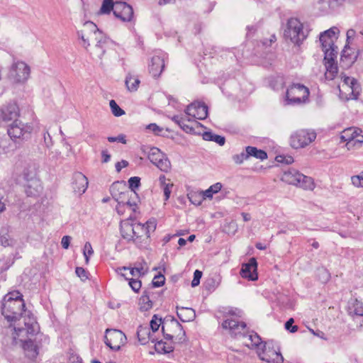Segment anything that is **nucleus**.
<instances>
[{"mask_svg": "<svg viewBox=\"0 0 363 363\" xmlns=\"http://www.w3.org/2000/svg\"><path fill=\"white\" fill-rule=\"evenodd\" d=\"M23 324L25 327H21L20 323L18 327H14L13 337L16 342L22 343L26 355L29 359H34L38 354V348L30 337L38 332L39 326L33 317H24Z\"/></svg>", "mask_w": 363, "mask_h": 363, "instance_id": "f257e3e1", "label": "nucleus"}, {"mask_svg": "<svg viewBox=\"0 0 363 363\" xmlns=\"http://www.w3.org/2000/svg\"><path fill=\"white\" fill-rule=\"evenodd\" d=\"M25 308L23 295L18 291H13L6 294L2 301L1 313L9 322L20 320ZM26 318L31 317L25 315Z\"/></svg>", "mask_w": 363, "mask_h": 363, "instance_id": "f03ea898", "label": "nucleus"}, {"mask_svg": "<svg viewBox=\"0 0 363 363\" xmlns=\"http://www.w3.org/2000/svg\"><path fill=\"white\" fill-rule=\"evenodd\" d=\"M340 96L344 100L356 99L361 91L360 85L354 78L345 75L341 76V82L338 85Z\"/></svg>", "mask_w": 363, "mask_h": 363, "instance_id": "7ed1b4c3", "label": "nucleus"}, {"mask_svg": "<svg viewBox=\"0 0 363 363\" xmlns=\"http://www.w3.org/2000/svg\"><path fill=\"white\" fill-rule=\"evenodd\" d=\"M116 272L129 281V286L133 291L136 293L140 291L142 282L139 278L145 274V270L142 266L132 268L125 267H118Z\"/></svg>", "mask_w": 363, "mask_h": 363, "instance_id": "20e7f679", "label": "nucleus"}, {"mask_svg": "<svg viewBox=\"0 0 363 363\" xmlns=\"http://www.w3.org/2000/svg\"><path fill=\"white\" fill-rule=\"evenodd\" d=\"M281 179L286 183L298 186L305 189H313L314 187L312 178L301 174L296 169H289L284 172Z\"/></svg>", "mask_w": 363, "mask_h": 363, "instance_id": "39448f33", "label": "nucleus"}, {"mask_svg": "<svg viewBox=\"0 0 363 363\" xmlns=\"http://www.w3.org/2000/svg\"><path fill=\"white\" fill-rule=\"evenodd\" d=\"M284 35L294 44H299L304 38L303 25L296 18H291L288 20L286 28L284 30Z\"/></svg>", "mask_w": 363, "mask_h": 363, "instance_id": "423d86ee", "label": "nucleus"}, {"mask_svg": "<svg viewBox=\"0 0 363 363\" xmlns=\"http://www.w3.org/2000/svg\"><path fill=\"white\" fill-rule=\"evenodd\" d=\"M161 332L167 340L172 342H179L183 340L184 336L182 325L175 320L164 322Z\"/></svg>", "mask_w": 363, "mask_h": 363, "instance_id": "0eeeda50", "label": "nucleus"}, {"mask_svg": "<svg viewBox=\"0 0 363 363\" xmlns=\"http://www.w3.org/2000/svg\"><path fill=\"white\" fill-rule=\"evenodd\" d=\"M30 73L29 66L22 61H18L11 65L9 78L14 83H23L29 78Z\"/></svg>", "mask_w": 363, "mask_h": 363, "instance_id": "6e6552de", "label": "nucleus"}, {"mask_svg": "<svg viewBox=\"0 0 363 363\" xmlns=\"http://www.w3.org/2000/svg\"><path fill=\"white\" fill-rule=\"evenodd\" d=\"M309 96L308 89L301 84H293L286 91V99L291 104L306 102Z\"/></svg>", "mask_w": 363, "mask_h": 363, "instance_id": "1a4fd4ad", "label": "nucleus"}, {"mask_svg": "<svg viewBox=\"0 0 363 363\" xmlns=\"http://www.w3.org/2000/svg\"><path fill=\"white\" fill-rule=\"evenodd\" d=\"M340 138L346 143L348 150L359 147L363 143L362 130L356 127L346 128L341 133Z\"/></svg>", "mask_w": 363, "mask_h": 363, "instance_id": "9d476101", "label": "nucleus"}, {"mask_svg": "<svg viewBox=\"0 0 363 363\" xmlns=\"http://www.w3.org/2000/svg\"><path fill=\"white\" fill-rule=\"evenodd\" d=\"M157 228V222L154 218L148 220L145 224L135 223L133 242H141L150 238L151 233L155 232Z\"/></svg>", "mask_w": 363, "mask_h": 363, "instance_id": "9b49d317", "label": "nucleus"}, {"mask_svg": "<svg viewBox=\"0 0 363 363\" xmlns=\"http://www.w3.org/2000/svg\"><path fill=\"white\" fill-rule=\"evenodd\" d=\"M258 355L260 359L269 363H283L284 362L279 347L272 342L265 343L262 351Z\"/></svg>", "mask_w": 363, "mask_h": 363, "instance_id": "f8f14e48", "label": "nucleus"}, {"mask_svg": "<svg viewBox=\"0 0 363 363\" xmlns=\"http://www.w3.org/2000/svg\"><path fill=\"white\" fill-rule=\"evenodd\" d=\"M222 326L225 329L229 330L233 336L245 335L246 333V324L240 320V318L235 315H230L225 318Z\"/></svg>", "mask_w": 363, "mask_h": 363, "instance_id": "ddd939ff", "label": "nucleus"}, {"mask_svg": "<svg viewBox=\"0 0 363 363\" xmlns=\"http://www.w3.org/2000/svg\"><path fill=\"white\" fill-rule=\"evenodd\" d=\"M316 134L313 131L300 130L291 137V145L296 149L304 147L315 140Z\"/></svg>", "mask_w": 363, "mask_h": 363, "instance_id": "4468645a", "label": "nucleus"}, {"mask_svg": "<svg viewBox=\"0 0 363 363\" xmlns=\"http://www.w3.org/2000/svg\"><path fill=\"white\" fill-rule=\"evenodd\" d=\"M125 334L116 329H107L105 335V342L107 346L114 350H119L126 342Z\"/></svg>", "mask_w": 363, "mask_h": 363, "instance_id": "2eb2a0df", "label": "nucleus"}, {"mask_svg": "<svg viewBox=\"0 0 363 363\" xmlns=\"http://www.w3.org/2000/svg\"><path fill=\"white\" fill-rule=\"evenodd\" d=\"M337 31L338 29L333 27L323 33L320 36L323 50L325 52L326 55H332L335 50L334 42L337 39L336 34Z\"/></svg>", "mask_w": 363, "mask_h": 363, "instance_id": "dca6fc26", "label": "nucleus"}, {"mask_svg": "<svg viewBox=\"0 0 363 363\" xmlns=\"http://www.w3.org/2000/svg\"><path fill=\"white\" fill-rule=\"evenodd\" d=\"M186 114L196 121L203 120L208 116V107L204 103L194 102L187 106Z\"/></svg>", "mask_w": 363, "mask_h": 363, "instance_id": "f3484780", "label": "nucleus"}, {"mask_svg": "<svg viewBox=\"0 0 363 363\" xmlns=\"http://www.w3.org/2000/svg\"><path fill=\"white\" fill-rule=\"evenodd\" d=\"M113 14L122 21H130L133 18V8L125 2H116Z\"/></svg>", "mask_w": 363, "mask_h": 363, "instance_id": "a211bd4d", "label": "nucleus"}, {"mask_svg": "<svg viewBox=\"0 0 363 363\" xmlns=\"http://www.w3.org/2000/svg\"><path fill=\"white\" fill-rule=\"evenodd\" d=\"M240 275L242 278L251 281H255L258 279L257 262L255 258H250L248 262L242 264Z\"/></svg>", "mask_w": 363, "mask_h": 363, "instance_id": "6ab92c4d", "label": "nucleus"}, {"mask_svg": "<svg viewBox=\"0 0 363 363\" xmlns=\"http://www.w3.org/2000/svg\"><path fill=\"white\" fill-rule=\"evenodd\" d=\"M19 116V108L16 104H9L0 109V122L17 121Z\"/></svg>", "mask_w": 363, "mask_h": 363, "instance_id": "aec40b11", "label": "nucleus"}, {"mask_svg": "<svg viewBox=\"0 0 363 363\" xmlns=\"http://www.w3.org/2000/svg\"><path fill=\"white\" fill-rule=\"evenodd\" d=\"M164 68V60L161 55H154L149 65V72L153 77H158Z\"/></svg>", "mask_w": 363, "mask_h": 363, "instance_id": "412c9836", "label": "nucleus"}, {"mask_svg": "<svg viewBox=\"0 0 363 363\" xmlns=\"http://www.w3.org/2000/svg\"><path fill=\"white\" fill-rule=\"evenodd\" d=\"M179 124L180 127L188 133H196V129H199L201 126L200 123L191 116L188 117L186 114L179 120Z\"/></svg>", "mask_w": 363, "mask_h": 363, "instance_id": "4be33fe9", "label": "nucleus"}, {"mask_svg": "<svg viewBox=\"0 0 363 363\" xmlns=\"http://www.w3.org/2000/svg\"><path fill=\"white\" fill-rule=\"evenodd\" d=\"M324 61L325 67V79L333 80L335 78L338 72L337 64L332 56L330 57H328V55H326L324 58Z\"/></svg>", "mask_w": 363, "mask_h": 363, "instance_id": "5701e85b", "label": "nucleus"}, {"mask_svg": "<svg viewBox=\"0 0 363 363\" xmlns=\"http://www.w3.org/2000/svg\"><path fill=\"white\" fill-rule=\"evenodd\" d=\"M138 341L142 345H145L150 341L154 342L158 340V337H155V334L152 333L148 326H140L137 331Z\"/></svg>", "mask_w": 363, "mask_h": 363, "instance_id": "b1692460", "label": "nucleus"}, {"mask_svg": "<svg viewBox=\"0 0 363 363\" xmlns=\"http://www.w3.org/2000/svg\"><path fill=\"white\" fill-rule=\"evenodd\" d=\"M135 223L130 220H125L121 223V233L122 237L127 241H133L134 234Z\"/></svg>", "mask_w": 363, "mask_h": 363, "instance_id": "393cba45", "label": "nucleus"}, {"mask_svg": "<svg viewBox=\"0 0 363 363\" xmlns=\"http://www.w3.org/2000/svg\"><path fill=\"white\" fill-rule=\"evenodd\" d=\"M357 59V54L354 49L351 48L349 45H346L342 52L341 61L346 66H350Z\"/></svg>", "mask_w": 363, "mask_h": 363, "instance_id": "a878e982", "label": "nucleus"}, {"mask_svg": "<svg viewBox=\"0 0 363 363\" xmlns=\"http://www.w3.org/2000/svg\"><path fill=\"white\" fill-rule=\"evenodd\" d=\"M27 131L20 121H15L8 129V134L11 138L17 139L21 138Z\"/></svg>", "mask_w": 363, "mask_h": 363, "instance_id": "bb28decb", "label": "nucleus"}, {"mask_svg": "<svg viewBox=\"0 0 363 363\" xmlns=\"http://www.w3.org/2000/svg\"><path fill=\"white\" fill-rule=\"evenodd\" d=\"M159 181L164 193V201H167L170 197L174 184L170 179L166 178L164 175H160Z\"/></svg>", "mask_w": 363, "mask_h": 363, "instance_id": "cd10ccee", "label": "nucleus"}, {"mask_svg": "<svg viewBox=\"0 0 363 363\" xmlns=\"http://www.w3.org/2000/svg\"><path fill=\"white\" fill-rule=\"evenodd\" d=\"M88 186V179L82 173H78L74 177V189L79 194L85 192Z\"/></svg>", "mask_w": 363, "mask_h": 363, "instance_id": "c85d7f7f", "label": "nucleus"}, {"mask_svg": "<svg viewBox=\"0 0 363 363\" xmlns=\"http://www.w3.org/2000/svg\"><path fill=\"white\" fill-rule=\"evenodd\" d=\"M125 83L130 91H135L140 86V80L136 74L129 72L125 77Z\"/></svg>", "mask_w": 363, "mask_h": 363, "instance_id": "c756f323", "label": "nucleus"}, {"mask_svg": "<svg viewBox=\"0 0 363 363\" xmlns=\"http://www.w3.org/2000/svg\"><path fill=\"white\" fill-rule=\"evenodd\" d=\"M177 314L183 322H189L195 316L194 311L190 308H177Z\"/></svg>", "mask_w": 363, "mask_h": 363, "instance_id": "7c9ffc66", "label": "nucleus"}, {"mask_svg": "<svg viewBox=\"0 0 363 363\" xmlns=\"http://www.w3.org/2000/svg\"><path fill=\"white\" fill-rule=\"evenodd\" d=\"M155 348L158 353H169L173 350L172 341H163L162 340L155 341Z\"/></svg>", "mask_w": 363, "mask_h": 363, "instance_id": "2f4dec72", "label": "nucleus"}, {"mask_svg": "<svg viewBox=\"0 0 363 363\" xmlns=\"http://www.w3.org/2000/svg\"><path fill=\"white\" fill-rule=\"evenodd\" d=\"M164 322L162 321V318L159 317L157 315H154L152 318V320L150 323V329L152 333L155 334V337H160V335L162 333L160 330V326L162 327V325Z\"/></svg>", "mask_w": 363, "mask_h": 363, "instance_id": "473e14b6", "label": "nucleus"}, {"mask_svg": "<svg viewBox=\"0 0 363 363\" xmlns=\"http://www.w3.org/2000/svg\"><path fill=\"white\" fill-rule=\"evenodd\" d=\"M151 161L162 171L167 172L171 169V163L169 160L162 156V158H150Z\"/></svg>", "mask_w": 363, "mask_h": 363, "instance_id": "72a5a7b5", "label": "nucleus"}, {"mask_svg": "<svg viewBox=\"0 0 363 363\" xmlns=\"http://www.w3.org/2000/svg\"><path fill=\"white\" fill-rule=\"evenodd\" d=\"M190 201L194 205L199 206L206 200L203 191H191L188 194Z\"/></svg>", "mask_w": 363, "mask_h": 363, "instance_id": "f704fd0d", "label": "nucleus"}, {"mask_svg": "<svg viewBox=\"0 0 363 363\" xmlns=\"http://www.w3.org/2000/svg\"><path fill=\"white\" fill-rule=\"evenodd\" d=\"M246 152L248 155V157L250 156H253L257 159H260L262 160L266 159L267 157V153L262 150H258L257 147L248 146L246 147Z\"/></svg>", "mask_w": 363, "mask_h": 363, "instance_id": "c9c22d12", "label": "nucleus"}, {"mask_svg": "<svg viewBox=\"0 0 363 363\" xmlns=\"http://www.w3.org/2000/svg\"><path fill=\"white\" fill-rule=\"evenodd\" d=\"M222 187V184L218 182L211 185L208 189L203 191L206 199H212L213 195L218 193Z\"/></svg>", "mask_w": 363, "mask_h": 363, "instance_id": "e433bc0d", "label": "nucleus"}, {"mask_svg": "<svg viewBox=\"0 0 363 363\" xmlns=\"http://www.w3.org/2000/svg\"><path fill=\"white\" fill-rule=\"evenodd\" d=\"M115 3L113 0H104L99 13L108 14L111 11L114 12Z\"/></svg>", "mask_w": 363, "mask_h": 363, "instance_id": "4c0bfd02", "label": "nucleus"}, {"mask_svg": "<svg viewBox=\"0 0 363 363\" xmlns=\"http://www.w3.org/2000/svg\"><path fill=\"white\" fill-rule=\"evenodd\" d=\"M260 343L261 339L257 334L250 335L245 341V344L249 347L258 346Z\"/></svg>", "mask_w": 363, "mask_h": 363, "instance_id": "58836bf2", "label": "nucleus"}, {"mask_svg": "<svg viewBox=\"0 0 363 363\" xmlns=\"http://www.w3.org/2000/svg\"><path fill=\"white\" fill-rule=\"evenodd\" d=\"M110 107L113 114L116 116H121L125 113L124 111L118 106L114 100L110 101Z\"/></svg>", "mask_w": 363, "mask_h": 363, "instance_id": "ea45409f", "label": "nucleus"}, {"mask_svg": "<svg viewBox=\"0 0 363 363\" xmlns=\"http://www.w3.org/2000/svg\"><path fill=\"white\" fill-rule=\"evenodd\" d=\"M129 188L134 192L140 186V178L138 177H130L128 179Z\"/></svg>", "mask_w": 363, "mask_h": 363, "instance_id": "a19ab883", "label": "nucleus"}, {"mask_svg": "<svg viewBox=\"0 0 363 363\" xmlns=\"http://www.w3.org/2000/svg\"><path fill=\"white\" fill-rule=\"evenodd\" d=\"M94 251L92 247L89 242H86L84 247V256L85 257L86 263L87 264L89 261V257L93 254Z\"/></svg>", "mask_w": 363, "mask_h": 363, "instance_id": "79ce46f5", "label": "nucleus"}, {"mask_svg": "<svg viewBox=\"0 0 363 363\" xmlns=\"http://www.w3.org/2000/svg\"><path fill=\"white\" fill-rule=\"evenodd\" d=\"M352 183L357 187H363V172L359 175H355L351 178Z\"/></svg>", "mask_w": 363, "mask_h": 363, "instance_id": "37998d69", "label": "nucleus"}, {"mask_svg": "<svg viewBox=\"0 0 363 363\" xmlns=\"http://www.w3.org/2000/svg\"><path fill=\"white\" fill-rule=\"evenodd\" d=\"M208 136L211 137V140H213L215 141L216 143H217L218 144H219L220 145H223L225 144V139L224 137L223 136H220V135H211V133H206L204 135V138H208Z\"/></svg>", "mask_w": 363, "mask_h": 363, "instance_id": "c03bdc74", "label": "nucleus"}, {"mask_svg": "<svg viewBox=\"0 0 363 363\" xmlns=\"http://www.w3.org/2000/svg\"><path fill=\"white\" fill-rule=\"evenodd\" d=\"M75 272L77 275L82 280L85 281L88 279V272L82 267H77Z\"/></svg>", "mask_w": 363, "mask_h": 363, "instance_id": "a18cd8bd", "label": "nucleus"}, {"mask_svg": "<svg viewBox=\"0 0 363 363\" xmlns=\"http://www.w3.org/2000/svg\"><path fill=\"white\" fill-rule=\"evenodd\" d=\"M202 277V272L196 269L195 272H194V279L191 281V286L193 287L194 286H196L199 284L200 283V279Z\"/></svg>", "mask_w": 363, "mask_h": 363, "instance_id": "49530a36", "label": "nucleus"}, {"mask_svg": "<svg viewBox=\"0 0 363 363\" xmlns=\"http://www.w3.org/2000/svg\"><path fill=\"white\" fill-rule=\"evenodd\" d=\"M248 158L247 153L242 152L240 154H238L233 156V160L236 164H241L244 160Z\"/></svg>", "mask_w": 363, "mask_h": 363, "instance_id": "de8ad7c7", "label": "nucleus"}, {"mask_svg": "<svg viewBox=\"0 0 363 363\" xmlns=\"http://www.w3.org/2000/svg\"><path fill=\"white\" fill-rule=\"evenodd\" d=\"M294 320L293 318H290L285 324V328L286 330H290L291 333H295L298 330L297 325H293Z\"/></svg>", "mask_w": 363, "mask_h": 363, "instance_id": "09e8293b", "label": "nucleus"}, {"mask_svg": "<svg viewBox=\"0 0 363 363\" xmlns=\"http://www.w3.org/2000/svg\"><path fill=\"white\" fill-rule=\"evenodd\" d=\"M108 140L109 142H111V143L119 142V143H121L123 144H125L126 143L125 136L123 135H119L117 137H108Z\"/></svg>", "mask_w": 363, "mask_h": 363, "instance_id": "8fccbe9b", "label": "nucleus"}, {"mask_svg": "<svg viewBox=\"0 0 363 363\" xmlns=\"http://www.w3.org/2000/svg\"><path fill=\"white\" fill-rule=\"evenodd\" d=\"M146 129H147L150 131H152V132H153L155 133H160L162 130V129L157 125H156L155 123L149 124L146 127Z\"/></svg>", "mask_w": 363, "mask_h": 363, "instance_id": "3c124183", "label": "nucleus"}, {"mask_svg": "<svg viewBox=\"0 0 363 363\" xmlns=\"http://www.w3.org/2000/svg\"><path fill=\"white\" fill-rule=\"evenodd\" d=\"M128 165V162L126 160H121L116 164V169L118 172H120L121 169L126 167Z\"/></svg>", "mask_w": 363, "mask_h": 363, "instance_id": "603ef678", "label": "nucleus"}, {"mask_svg": "<svg viewBox=\"0 0 363 363\" xmlns=\"http://www.w3.org/2000/svg\"><path fill=\"white\" fill-rule=\"evenodd\" d=\"M121 187H125V184L120 183V182H116L114 183L111 186V193L113 196H116V194L115 193V190L120 189Z\"/></svg>", "mask_w": 363, "mask_h": 363, "instance_id": "864d4df0", "label": "nucleus"}, {"mask_svg": "<svg viewBox=\"0 0 363 363\" xmlns=\"http://www.w3.org/2000/svg\"><path fill=\"white\" fill-rule=\"evenodd\" d=\"M355 34L356 32L353 29H350L347 31V45L350 43V40L354 38Z\"/></svg>", "mask_w": 363, "mask_h": 363, "instance_id": "5fc2aeb1", "label": "nucleus"}, {"mask_svg": "<svg viewBox=\"0 0 363 363\" xmlns=\"http://www.w3.org/2000/svg\"><path fill=\"white\" fill-rule=\"evenodd\" d=\"M142 301L145 302V306H141L142 308H143L144 310H147L148 308H151L152 304L150 303V301H149L148 297L143 296L140 298V302H142Z\"/></svg>", "mask_w": 363, "mask_h": 363, "instance_id": "6e6d98bb", "label": "nucleus"}, {"mask_svg": "<svg viewBox=\"0 0 363 363\" xmlns=\"http://www.w3.org/2000/svg\"><path fill=\"white\" fill-rule=\"evenodd\" d=\"M71 238L69 236H64L62 239V245L65 249H67L69 246Z\"/></svg>", "mask_w": 363, "mask_h": 363, "instance_id": "4d7b16f0", "label": "nucleus"}, {"mask_svg": "<svg viewBox=\"0 0 363 363\" xmlns=\"http://www.w3.org/2000/svg\"><path fill=\"white\" fill-rule=\"evenodd\" d=\"M354 312L359 315H363V306L361 303H357L354 306Z\"/></svg>", "mask_w": 363, "mask_h": 363, "instance_id": "13d9d810", "label": "nucleus"}, {"mask_svg": "<svg viewBox=\"0 0 363 363\" xmlns=\"http://www.w3.org/2000/svg\"><path fill=\"white\" fill-rule=\"evenodd\" d=\"M101 156L103 162H108L111 159V155L108 153L107 151H102Z\"/></svg>", "mask_w": 363, "mask_h": 363, "instance_id": "bf43d9fd", "label": "nucleus"}, {"mask_svg": "<svg viewBox=\"0 0 363 363\" xmlns=\"http://www.w3.org/2000/svg\"><path fill=\"white\" fill-rule=\"evenodd\" d=\"M242 216L243 220H244L245 221H248V220H250V218H251L250 215L249 213H242Z\"/></svg>", "mask_w": 363, "mask_h": 363, "instance_id": "052dcab7", "label": "nucleus"}, {"mask_svg": "<svg viewBox=\"0 0 363 363\" xmlns=\"http://www.w3.org/2000/svg\"><path fill=\"white\" fill-rule=\"evenodd\" d=\"M178 243L180 246H184L186 245V240H184V238H179V241H178Z\"/></svg>", "mask_w": 363, "mask_h": 363, "instance_id": "680f3d73", "label": "nucleus"}, {"mask_svg": "<svg viewBox=\"0 0 363 363\" xmlns=\"http://www.w3.org/2000/svg\"><path fill=\"white\" fill-rule=\"evenodd\" d=\"M174 0H160V4H166L173 2Z\"/></svg>", "mask_w": 363, "mask_h": 363, "instance_id": "e2e57ef3", "label": "nucleus"}, {"mask_svg": "<svg viewBox=\"0 0 363 363\" xmlns=\"http://www.w3.org/2000/svg\"><path fill=\"white\" fill-rule=\"evenodd\" d=\"M285 162H286V163H287V164H291V163H292V162H294V159H293V157H292L289 156V157H287L286 158Z\"/></svg>", "mask_w": 363, "mask_h": 363, "instance_id": "0e129e2a", "label": "nucleus"}, {"mask_svg": "<svg viewBox=\"0 0 363 363\" xmlns=\"http://www.w3.org/2000/svg\"><path fill=\"white\" fill-rule=\"evenodd\" d=\"M194 239H195V235H190L189 237L188 240L189 242H193L194 240Z\"/></svg>", "mask_w": 363, "mask_h": 363, "instance_id": "69168bd1", "label": "nucleus"}, {"mask_svg": "<svg viewBox=\"0 0 363 363\" xmlns=\"http://www.w3.org/2000/svg\"><path fill=\"white\" fill-rule=\"evenodd\" d=\"M4 209V204L3 202L0 200V212L2 211Z\"/></svg>", "mask_w": 363, "mask_h": 363, "instance_id": "338daca9", "label": "nucleus"}, {"mask_svg": "<svg viewBox=\"0 0 363 363\" xmlns=\"http://www.w3.org/2000/svg\"><path fill=\"white\" fill-rule=\"evenodd\" d=\"M92 363H101V362L98 360H93Z\"/></svg>", "mask_w": 363, "mask_h": 363, "instance_id": "774afa93", "label": "nucleus"}]
</instances>
